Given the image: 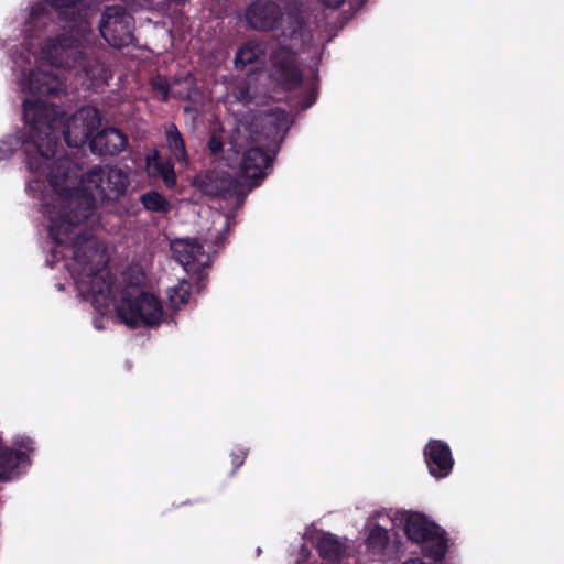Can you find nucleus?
I'll list each match as a JSON object with an SVG mask.
<instances>
[{
    "label": "nucleus",
    "mask_w": 564,
    "mask_h": 564,
    "mask_svg": "<svg viewBox=\"0 0 564 564\" xmlns=\"http://www.w3.org/2000/svg\"><path fill=\"white\" fill-rule=\"evenodd\" d=\"M54 8L66 24L63 32L47 37L41 55L56 68L74 69L83 75L93 87L106 85L112 77L102 63L99 51L91 44V10L80 8V0H45Z\"/></svg>",
    "instance_id": "1"
},
{
    "label": "nucleus",
    "mask_w": 564,
    "mask_h": 564,
    "mask_svg": "<svg viewBox=\"0 0 564 564\" xmlns=\"http://www.w3.org/2000/svg\"><path fill=\"white\" fill-rule=\"evenodd\" d=\"M43 213L47 217L48 235L58 247L73 249V259L80 265L88 267L98 256L99 248L91 230L82 225L95 213L91 195L77 191V196L65 197L61 206L45 203Z\"/></svg>",
    "instance_id": "2"
},
{
    "label": "nucleus",
    "mask_w": 564,
    "mask_h": 564,
    "mask_svg": "<svg viewBox=\"0 0 564 564\" xmlns=\"http://www.w3.org/2000/svg\"><path fill=\"white\" fill-rule=\"evenodd\" d=\"M47 181L54 195L50 203L61 206L65 197L77 196L83 191L101 202H115L124 195L130 184L129 175L119 167L106 165L94 166L78 180L75 164L66 156L58 158L50 167Z\"/></svg>",
    "instance_id": "3"
},
{
    "label": "nucleus",
    "mask_w": 564,
    "mask_h": 564,
    "mask_svg": "<svg viewBox=\"0 0 564 564\" xmlns=\"http://www.w3.org/2000/svg\"><path fill=\"white\" fill-rule=\"evenodd\" d=\"M23 117L29 124L26 138L22 141L25 163L30 171L40 172L43 161L55 156L58 147L56 130L63 117L59 107L41 99L23 101Z\"/></svg>",
    "instance_id": "4"
},
{
    "label": "nucleus",
    "mask_w": 564,
    "mask_h": 564,
    "mask_svg": "<svg viewBox=\"0 0 564 564\" xmlns=\"http://www.w3.org/2000/svg\"><path fill=\"white\" fill-rule=\"evenodd\" d=\"M100 126L101 117L96 108L83 109L64 127V140L76 149L88 143L90 151L100 156L121 153L128 145L127 135L113 127L99 130Z\"/></svg>",
    "instance_id": "5"
},
{
    "label": "nucleus",
    "mask_w": 564,
    "mask_h": 564,
    "mask_svg": "<svg viewBox=\"0 0 564 564\" xmlns=\"http://www.w3.org/2000/svg\"><path fill=\"white\" fill-rule=\"evenodd\" d=\"M121 322L131 329L159 326L163 316L161 301L138 286H126L116 305Z\"/></svg>",
    "instance_id": "6"
},
{
    "label": "nucleus",
    "mask_w": 564,
    "mask_h": 564,
    "mask_svg": "<svg viewBox=\"0 0 564 564\" xmlns=\"http://www.w3.org/2000/svg\"><path fill=\"white\" fill-rule=\"evenodd\" d=\"M406 538L421 545L427 560L443 561L447 552L446 532L435 522L420 512H411L404 520Z\"/></svg>",
    "instance_id": "7"
},
{
    "label": "nucleus",
    "mask_w": 564,
    "mask_h": 564,
    "mask_svg": "<svg viewBox=\"0 0 564 564\" xmlns=\"http://www.w3.org/2000/svg\"><path fill=\"white\" fill-rule=\"evenodd\" d=\"M98 28L101 36L112 47H127L132 42V17L121 4L107 6Z\"/></svg>",
    "instance_id": "8"
},
{
    "label": "nucleus",
    "mask_w": 564,
    "mask_h": 564,
    "mask_svg": "<svg viewBox=\"0 0 564 564\" xmlns=\"http://www.w3.org/2000/svg\"><path fill=\"white\" fill-rule=\"evenodd\" d=\"M270 77L284 90L297 88L303 75L297 65L296 52L286 45L276 46L270 54Z\"/></svg>",
    "instance_id": "9"
},
{
    "label": "nucleus",
    "mask_w": 564,
    "mask_h": 564,
    "mask_svg": "<svg viewBox=\"0 0 564 564\" xmlns=\"http://www.w3.org/2000/svg\"><path fill=\"white\" fill-rule=\"evenodd\" d=\"M193 184L203 195L221 198L232 197L238 188L236 178L226 172L215 170L196 175Z\"/></svg>",
    "instance_id": "10"
},
{
    "label": "nucleus",
    "mask_w": 564,
    "mask_h": 564,
    "mask_svg": "<svg viewBox=\"0 0 564 564\" xmlns=\"http://www.w3.org/2000/svg\"><path fill=\"white\" fill-rule=\"evenodd\" d=\"M248 25L257 31H272L282 19L281 7L272 0L253 1L246 10Z\"/></svg>",
    "instance_id": "11"
},
{
    "label": "nucleus",
    "mask_w": 564,
    "mask_h": 564,
    "mask_svg": "<svg viewBox=\"0 0 564 564\" xmlns=\"http://www.w3.org/2000/svg\"><path fill=\"white\" fill-rule=\"evenodd\" d=\"M171 250L175 260L189 272H197L209 265V256L196 239H177L172 241Z\"/></svg>",
    "instance_id": "12"
},
{
    "label": "nucleus",
    "mask_w": 564,
    "mask_h": 564,
    "mask_svg": "<svg viewBox=\"0 0 564 564\" xmlns=\"http://www.w3.org/2000/svg\"><path fill=\"white\" fill-rule=\"evenodd\" d=\"M273 163V158L260 147H251L243 152L240 161L239 175L246 180L252 181V185H259V182L267 175L265 170Z\"/></svg>",
    "instance_id": "13"
},
{
    "label": "nucleus",
    "mask_w": 564,
    "mask_h": 564,
    "mask_svg": "<svg viewBox=\"0 0 564 564\" xmlns=\"http://www.w3.org/2000/svg\"><path fill=\"white\" fill-rule=\"evenodd\" d=\"M22 88L34 96L55 97L62 91L63 83L53 72L36 68L22 79Z\"/></svg>",
    "instance_id": "14"
},
{
    "label": "nucleus",
    "mask_w": 564,
    "mask_h": 564,
    "mask_svg": "<svg viewBox=\"0 0 564 564\" xmlns=\"http://www.w3.org/2000/svg\"><path fill=\"white\" fill-rule=\"evenodd\" d=\"M424 459L430 474L435 478H444L453 469L452 452L442 441L432 440L425 445Z\"/></svg>",
    "instance_id": "15"
},
{
    "label": "nucleus",
    "mask_w": 564,
    "mask_h": 564,
    "mask_svg": "<svg viewBox=\"0 0 564 564\" xmlns=\"http://www.w3.org/2000/svg\"><path fill=\"white\" fill-rule=\"evenodd\" d=\"M144 161L149 177L161 178L167 188H173L176 185L177 178L171 158L162 156L156 149H152Z\"/></svg>",
    "instance_id": "16"
},
{
    "label": "nucleus",
    "mask_w": 564,
    "mask_h": 564,
    "mask_svg": "<svg viewBox=\"0 0 564 564\" xmlns=\"http://www.w3.org/2000/svg\"><path fill=\"white\" fill-rule=\"evenodd\" d=\"M347 549L346 542L330 532H322L316 541L319 556L330 563H339L345 557Z\"/></svg>",
    "instance_id": "17"
},
{
    "label": "nucleus",
    "mask_w": 564,
    "mask_h": 564,
    "mask_svg": "<svg viewBox=\"0 0 564 564\" xmlns=\"http://www.w3.org/2000/svg\"><path fill=\"white\" fill-rule=\"evenodd\" d=\"M30 464L26 452L17 451L9 447L0 448V481L10 479L11 474L21 465Z\"/></svg>",
    "instance_id": "18"
},
{
    "label": "nucleus",
    "mask_w": 564,
    "mask_h": 564,
    "mask_svg": "<svg viewBox=\"0 0 564 564\" xmlns=\"http://www.w3.org/2000/svg\"><path fill=\"white\" fill-rule=\"evenodd\" d=\"M390 536L386 528L376 523L369 530L365 540L367 552L372 556H381L389 544Z\"/></svg>",
    "instance_id": "19"
},
{
    "label": "nucleus",
    "mask_w": 564,
    "mask_h": 564,
    "mask_svg": "<svg viewBox=\"0 0 564 564\" xmlns=\"http://www.w3.org/2000/svg\"><path fill=\"white\" fill-rule=\"evenodd\" d=\"M165 139L167 148L175 160L180 163L187 164L188 153L186 150L185 141L175 124H171V127L165 131Z\"/></svg>",
    "instance_id": "20"
},
{
    "label": "nucleus",
    "mask_w": 564,
    "mask_h": 564,
    "mask_svg": "<svg viewBox=\"0 0 564 564\" xmlns=\"http://www.w3.org/2000/svg\"><path fill=\"white\" fill-rule=\"evenodd\" d=\"M262 50L259 44L254 42L243 43L236 52L235 55V67L238 69L245 68L247 65L254 63Z\"/></svg>",
    "instance_id": "21"
},
{
    "label": "nucleus",
    "mask_w": 564,
    "mask_h": 564,
    "mask_svg": "<svg viewBox=\"0 0 564 564\" xmlns=\"http://www.w3.org/2000/svg\"><path fill=\"white\" fill-rule=\"evenodd\" d=\"M307 33L305 19L300 12L288 13V25L283 30V35L293 40L304 41Z\"/></svg>",
    "instance_id": "22"
},
{
    "label": "nucleus",
    "mask_w": 564,
    "mask_h": 564,
    "mask_svg": "<svg viewBox=\"0 0 564 564\" xmlns=\"http://www.w3.org/2000/svg\"><path fill=\"white\" fill-rule=\"evenodd\" d=\"M140 203L144 209L153 213H167L170 210V202L159 192L149 191L140 196Z\"/></svg>",
    "instance_id": "23"
},
{
    "label": "nucleus",
    "mask_w": 564,
    "mask_h": 564,
    "mask_svg": "<svg viewBox=\"0 0 564 564\" xmlns=\"http://www.w3.org/2000/svg\"><path fill=\"white\" fill-rule=\"evenodd\" d=\"M262 122L264 126L270 127L271 132L275 134L288 131L290 126L288 113L280 108H275L267 112L262 118Z\"/></svg>",
    "instance_id": "24"
},
{
    "label": "nucleus",
    "mask_w": 564,
    "mask_h": 564,
    "mask_svg": "<svg viewBox=\"0 0 564 564\" xmlns=\"http://www.w3.org/2000/svg\"><path fill=\"white\" fill-rule=\"evenodd\" d=\"M89 292L95 297V301H107L112 292V282L97 273L90 275Z\"/></svg>",
    "instance_id": "25"
},
{
    "label": "nucleus",
    "mask_w": 564,
    "mask_h": 564,
    "mask_svg": "<svg viewBox=\"0 0 564 564\" xmlns=\"http://www.w3.org/2000/svg\"><path fill=\"white\" fill-rule=\"evenodd\" d=\"M189 296L191 292L188 288L183 284H178L177 286L170 289L167 293L170 305L173 308H180L182 305L186 304Z\"/></svg>",
    "instance_id": "26"
},
{
    "label": "nucleus",
    "mask_w": 564,
    "mask_h": 564,
    "mask_svg": "<svg viewBox=\"0 0 564 564\" xmlns=\"http://www.w3.org/2000/svg\"><path fill=\"white\" fill-rule=\"evenodd\" d=\"M247 454L248 451L243 448H238L231 453V464L234 466L231 474L236 473V470L243 465Z\"/></svg>",
    "instance_id": "27"
},
{
    "label": "nucleus",
    "mask_w": 564,
    "mask_h": 564,
    "mask_svg": "<svg viewBox=\"0 0 564 564\" xmlns=\"http://www.w3.org/2000/svg\"><path fill=\"white\" fill-rule=\"evenodd\" d=\"M207 147L213 155L220 154L223 152V148H224L221 137L217 135L215 133L212 134L208 140Z\"/></svg>",
    "instance_id": "28"
},
{
    "label": "nucleus",
    "mask_w": 564,
    "mask_h": 564,
    "mask_svg": "<svg viewBox=\"0 0 564 564\" xmlns=\"http://www.w3.org/2000/svg\"><path fill=\"white\" fill-rule=\"evenodd\" d=\"M45 11H46V8L44 4L35 3L31 7L30 17H31V19L36 20V19L41 18L42 15H44Z\"/></svg>",
    "instance_id": "29"
},
{
    "label": "nucleus",
    "mask_w": 564,
    "mask_h": 564,
    "mask_svg": "<svg viewBox=\"0 0 564 564\" xmlns=\"http://www.w3.org/2000/svg\"><path fill=\"white\" fill-rule=\"evenodd\" d=\"M402 564H442V561H433V560H429V562H425L424 560L422 558H419V557H414V558H409L406 560L405 562H403Z\"/></svg>",
    "instance_id": "30"
},
{
    "label": "nucleus",
    "mask_w": 564,
    "mask_h": 564,
    "mask_svg": "<svg viewBox=\"0 0 564 564\" xmlns=\"http://www.w3.org/2000/svg\"><path fill=\"white\" fill-rule=\"evenodd\" d=\"M321 3H323L327 8L337 9L339 8L345 0H318Z\"/></svg>",
    "instance_id": "31"
},
{
    "label": "nucleus",
    "mask_w": 564,
    "mask_h": 564,
    "mask_svg": "<svg viewBox=\"0 0 564 564\" xmlns=\"http://www.w3.org/2000/svg\"><path fill=\"white\" fill-rule=\"evenodd\" d=\"M316 95H317V93H316L315 90H313V91L308 95V97H307V99H306V101H305V108H310V107L315 102V100H316Z\"/></svg>",
    "instance_id": "32"
},
{
    "label": "nucleus",
    "mask_w": 564,
    "mask_h": 564,
    "mask_svg": "<svg viewBox=\"0 0 564 564\" xmlns=\"http://www.w3.org/2000/svg\"><path fill=\"white\" fill-rule=\"evenodd\" d=\"M29 443H31V441H30V440H26V441L19 442V443H17V444H18L19 446H21V447H25L26 449L32 451V447H29Z\"/></svg>",
    "instance_id": "33"
},
{
    "label": "nucleus",
    "mask_w": 564,
    "mask_h": 564,
    "mask_svg": "<svg viewBox=\"0 0 564 564\" xmlns=\"http://www.w3.org/2000/svg\"><path fill=\"white\" fill-rule=\"evenodd\" d=\"M167 93H169V89H167V87H165V88H164V99H166V97H167Z\"/></svg>",
    "instance_id": "34"
},
{
    "label": "nucleus",
    "mask_w": 564,
    "mask_h": 564,
    "mask_svg": "<svg viewBox=\"0 0 564 564\" xmlns=\"http://www.w3.org/2000/svg\"><path fill=\"white\" fill-rule=\"evenodd\" d=\"M52 252H53V257H54V258H57V251H56V250H53Z\"/></svg>",
    "instance_id": "35"
}]
</instances>
